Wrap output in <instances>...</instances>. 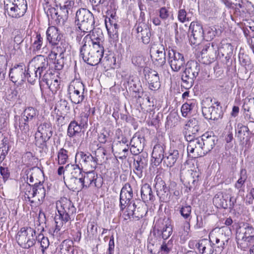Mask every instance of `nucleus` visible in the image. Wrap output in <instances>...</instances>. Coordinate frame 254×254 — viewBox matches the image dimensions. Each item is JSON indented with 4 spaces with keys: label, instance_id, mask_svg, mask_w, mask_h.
I'll return each instance as SVG.
<instances>
[{
    "label": "nucleus",
    "instance_id": "obj_1",
    "mask_svg": "<svg viewBox=\"0 0 254 254\" xmlns=\"http://www.w3.org/2000/svg\"><path fill=\"white\" fill-rule=\"evenodd\" d=\"M81 177L74 179L75 185H71V189L73 190L79 191L83 189H87L91 187H95L99 188L102 186V182L98 179L97 174L93 170L83 171L81 173Z\"/></svg>",
    "mask_w": 254,
    "mask_h": 254
},
{
    "label": "nucleus",
    "instance_id": "obj_2",
    "mask_svg": "<svg viewBox=\"0 0 254 254\" xmlns=\"http://www.w3.org/2000/svg\"><path fill=\"white\" fill-rule=\"evenodd\" d=\"M24 197L28 201L31 205L34 204L36 206L41 204L46 196V189L41 182H35L34 185L27 183L24 189Z\"/></svg>",
    "mask_w": 254,
    "mask_h": 254
},
{
    "label": "nucleus",
    "instance_id": "obj_3",
    "mask_svg": "<svg viewBox=\"0 0 254 254\" xmlns=\"http://www.w3.org/2000/svg\"><path fill=\"white\" fill-rule=\"evenodd\" d=\"M56 205L60 219L64 221V223L73 221L76 208L69 199L65 197H61L56 201Z\"/></svg>",
    "mask_w": 254,
    "mask_h": 254
},
{
    "label": "nucleus",
    "instance_id": "obj_4",
    "mask_svg": "<svg viewBox=\"0 0 254 254\" xmlns=\"http://www.w3.org/2000/svg\"><path fill=\"white\" fill-rule=\"evenodd\" d=\"M104 52V48H97L85 44L80 49V56L87 64L94 66L100 63Z\"/></svg>",
    "mask_w": 254,
    "mask_h": 254
},
{
    "label": "nucleus",
    "instance_id": "obj_5",
    "mask_svg": "<svg viewBox=\"0 0 254 254\" xmlns=\"http://www.w3.org/2000/svg\"><path fill=\"white\" fill-rule=\"evenodd\" d=\"M236 239L238 247L243 251L249 249L254 243V228L249 224L242 228L236 230Z\"/></svg>",
    "mask_w": 254,
    "mask_h": 254
},
{
    "label": "nucleus",
    "instance_id": "obj_6",
    "mask_svg": "<svg viewBox=\"0 0 254 254\" xmlns=\"http://www.w3.org/2000/svg\"><path fill=\"white\" fill-rule=\"evenodd\" d=\"M4 8L8 16L18 19L23 17L27 10L26 0H4Z\"/></svg>",
    "mask_w": 254,
    "mask_h": 254
},
{
    "label": "nucleus",
    "instance_id": "obj_7",
    "mask_svg": "<svg viewBox=\"0 0 254 254\" xmlns=\"http://www.w3.org/2000/svg\"><path fill=\"white\" fill-rule=\"evenodd\" d=\"M67 94L71 102L75 104H80L85 100L86 93L85 85L78 79L72 80L67 88Z\"/></svg>",
    "mask_w": 254,
    "mask_h": 254
},
{
    "label": "nucleus",
    "instance_id": "obj_8",
    "mask_svg": "<svg viewBox=\"0 0 254 254\" xmlns=\"http://www.w3.org/2000/svg\"><path fill=\"white\" fill-rule=\"evenodd\" d=\"M36 231L30 227L21 228L17 232L15 239L22 248L28 249L35 245Z\"/></svg>",
    "mask_w": 254,
    "mask_h": 254
},
{
    "label": "nucleus",
    "instance_id": "obj_9",
    "mask_svg": "<svg viewBox=\"0 0 254 254\" xmlns=\"http://www.w3.org/2000/svg\"><path fill=\"white\" fill-rule=\"evenodd\" d=\"M75 22L83 31L92 30L94 27L95 21L93 14L88 9L81 8L76 12Z\"/></svg>",
    "mask_w": 254,
    "mask_h": 254
},
{
    "label": "nucleus",
    "instance_id": "obj_10",
    "mask_svg": "<svg viewBox=\"0 0 254 254\" xmlns=\"http://www.w3.org/2000/svg\"><path fill=\"white\" fill-rule=\"evenodd\" d=\"M225 227L221 228H215L212 230L209 234V239L212 246H214L216 252L221 253L225 249L226 243L229 238L228 236L224 234Z\"/></svg>",
    "mask_w": 254,
    "mask_h": 254
},
{
    "label": "nucleus",
    "instance_id": "obj_11",
    "mask_svg": "<svg viewBox=\"0 0 254 254\" xmlns=\"http://www.w3.org/2000/svg\"><path fill=\"white\" fill-rule=\"evenodd\" d=\"M173 225L171 220L167 217H160L156 221L154 226V234L159 239L167 240L172 235Z\"/></svg>",
    "mask_w": 254,
    "mask_h": 254
},
{
    "label": "nucleus",
    "instance_id": "obj_12",
    "mask_svg": "<svg viewBox=\"0 0 254 254\" xmlns=\"http://www.w3.org/2000/svg\"><path fill=\"white\" fill-rule=\"evenodd\" d=\"M14 127L18 134L24 136L25 137H28L30 131L34 129L35 125L33 122L26 120L25 117L21 116L15 115L14 117Z\"/></svg>",
    "mask_w": 254,
    "mask_h": 254
},
{
    "label": "nucleus",
    "instance_id": "obj_13",
    "mask_svg": "<svg viewBox=\"0 0 254 254\" xmlns=\"http://www.w3.org/2000/svg\"><path fill=\"white\" fill-rule=\"evenodd\" d=\"M200 71V65L195 61H190L187 64L184 71V75H182V80L184 83L187 84L191 87L192 82L196 78Z\"/></svg>",
    "mask_w": 254,
    "mask_h": 254
},
{
    "label": "nucleus",
    "instance_id": "obj_14",
    "mask_svg": "<svg viewBox=\"0 0 254 254\" xmlns=\"http://www.w3.org/2000/svg\"><path fill=\"white\" fill-rule=\"evenodd\" d=\"M168 63L172 71L178 72L184 67L185 64L183 54L177 52L173 49H169Z\"/></svg>",
    "mask_w": 254,
    "mask_h": 254
},
{
    "label": "nucleus",
    "instance_id": "obj_15",
    "mask_svg": "<svg viewBox=\"0 0 254 254\" xmlns=\"http://www.w3.org/2000/svg\"><path fill=\"white\" fill-rule=\"evenodd\" d=\"M80 157V165L82 170L84 171H94L98 164V159L93 156L90 153H85L82 151L76 152L75 157Z\"/></svg>",
    "mask_w": 254,
    "mask_h": 254
},
{
    "label": "nucleus",
    "instance_id": "obj_16",
    "mask_svg": "<svg viewBox=\"0 0 254 254\" xmlns=\"http://www.w3.org/2000/svg\"><path fill=\"white\" fill-rule=\"evenodd\" d=\"M103 39L104 35L102 32L99 29H94L93 28L89 34L84 37L82 44L97 48H104Z\"/></svg>",
    "mask_w": 254,
    "mask_h": 254
},
{
    "label": "nucleus",
    "instance_id": "obj_17",
    "mask_svg": "<svg viewBox=\"0 0 254 254\" xmlns=\"http://www.w3.org/2000/svg\"><path fill=\"white\" fill-rule=\"evenodd\" d=\"M188 142L187 152L192 158H197L204 154L200 137H193L186 139Z\"/></svg>",
    "mask_w": 254,
    "mask_h": 254
},
{
    "label": "nucleus",
    "instance_id": "obj_18",
    "mask_svg": "<svg viewBox=\"0 0 254 254\" xmlns=\"http://www.w3.org/2000/svg\"><path fill=\"white\" fill-rule=\"evenodd\" d=\"M189 31L191 33L190 39L191 44L198 45L203 40V28L202 24L197 20L193 21L190 23Z\"/></svg>",
    "mask_w": 254,
    "mask_h": 254
},
{
    "label": "nucleus",
    "instance_id": "obj_19",
    "mask_svg": "<svg viewBox=\"0 0 254 254\" xmlns=\"http://www.w3.org/2000/svg\"><path fill=\"white\" fill-rule=\"evenodd\" d=\"M26 66L23 63H21L11 68L9 71V76L11 81L16 83L25 79Z\"/></svg>",
    "mask_w": 254,
    "mask_h": 254
},
{
    "label": "nucleus",
    "instance_id": "obj_20",
    "mask_svg": "<svg viewBox=\"0 0 254 254\" xmlns=\"http://www.w3.org/2000/svg\"><path fill=\"white\" fill-rule=\"evenodd\" d=\"M155 47L151 51V57L155 65L162 66L166 63L165 48L162 44L156 45Z\"/></svg>",
    "mask_w": 254,
    "mask_h": 254
},
{
    "label": "nucleus",
    "instance_id": "obj_21",
    "mask_svg": "<svg viewBox=\"0 0 254 254\" xmlns=\"http://www.w3.org/2000/svg\"><path fill=\"white\" fill-rule=\"evenodd\" d=\"M43 81L46 82L53 94H56L61 89V80L58 75L51 72L45 73L43 76Z\"/></svg>",
    "mask_w": 254,
    "mask_h": 254
},
{
    "label": "nucleus",
    "instance_id": "obj_22",
    "mask_svg": "<svg viewBox=\"0 0 254 254\" xmlns=\"http://www.w3.org/2000/svg\"><path fill=\"white\" fill-rule=\"evenodd\" d=\"M29 66L33 67L40 74H44L48 66V61L45 56L39 55L33 58L29 63Z\"/></svg>",
    "mask_w": 254,
    "mask_h": 254
},
{
    "label": "nucleus",
    "instance_id": "obj_23",
    "mask_svg": "<svg viewBox=\"0 0 254 254\" xmlns=\"http://www.w3.org/2000/svg\"><path fill=\"white\" fill-rule=\"evenodd\" d=\"M137 33V37L140 38L142 42L147 44L150 41L151 32L148 26L145 22H138L134 26Z\"/></svg>",
    "mask_w": 254,
    "mask_h": 254
},
{
    "label": "nucleus",
    "instance_id": "obj_24",
    "mask_svg": "<svg viewBox=\"0 0 254 254\" xmlns=\"http://www.w3.org/2000/svg\"><path fill=\"white\" fill-rule=\"evenodd\" d=\"M199 130L198 121L195 118L190 119L184 127V134L186 139L195 137Z\"/></svg>",
    "mask_w": 254,
    "mask_h": 254
},
{
    "label": "nucleus",
    "instance_id": "obj_25",
    "mask_svg": "<svg viewBox=\"0 0 254 254\" xmlns=\"http://www.w3.org/2000/svg\"><path fill=\"white\" fill-rule=\"evenodd\" d=\"M242 108L245 120L254 123V97H246L244 100Z\"/></svg>",
    "mask_w": 254,
    "mask_h": 254
},
{
    "label": "nucleus",
    "instance_id": "obj_26",
    "mask_svg": "<svg viewBox=\"0 0 254 254\" xmlns=\"http://www.w3.org/2000/svg\"><path fill=\"white\" fill-rule=\"evenodd\" d=\"M145 77L148 82L149 89L156 91L160 88L161 86L160 77L156 71L150 69L145 74Z\"/></svg>",
    "mask_w": 254,
    "mask_h": 254
},
{
    "label": "nucleus",
    "instance_id": "obj_27",
    "mask_svg": "<svg viewBox=\"0 0 254 254\" xmlns=\"http://www.w3.org/2000/svg\"><path fill=\"white\" fill-rule=\"evenodd\" d=\"M50 45L51 48L49 55L50 60H56L58 56L59 58L64 59V53L66 51L65 44L64 42L60 41Z\"/></svg>",
    "mask_w": 254,
    "mask_h": 254
},
{
    "label": "nucleus",
    "instance_id": "obj_28",
    "mask_svg": "<svg viewBox=\"0 0 254 254\" xmlns=\"http://www.w3.org/2000/svg\"><path fill=\"white\" fill-rule=\"evenodd\" d=\"M133 191L130 185L126 183L122 188L120 195V207H124L125 204L132 202Z\"/></svg>",
    "mask_w": 254,
    "mask_h": 254
},
{
    "label": "nucleus",
    "instance_id": "obj_29",
    "mask_svg": "<svg viewBox=\"0 0 254 254\" xmlns=\"http://www.w3.org/2000/svg\"><path fill=\"white\" fill-rule=\"evenodd\" d=\"M105 24L109 36V47L116 46L117 43L119 41V25L117 23L112 24L111 23L108 25L106 22Z\"/></svg>",
    "mask_w": 254,
    "mask_h": 254
},
{
    "label": "nucleus",
    "instance_id": "obj_30",
    "mask_svg": "<svg viewBox=\"0 0 254 254\" xmlns=\"http://www.w3.org/2000/svg\"><path fill=\"white\" fill-rule=\"evenodd\" d=\"M128 144L120 142L116 143L112 147V152L115 156L121 160H125L127 158L128 154Z\"/></svg>",
    "mask_w": 254,
    "mask_h": 254
},
{
    "label": "nucleus",
    "instance_id": "obj_31",
    "mask_svg": "<svg viewBox=\"0 0 254 254\" xmlns=\"http://www.w3.org/2000/svg\"><path fill=\"white\" fill-rule=\"evenodd\" d=\"M46 40L50 45L60 42L62 35L59 29L55 26H49L46 32Z\"/></svg>",
    "mask_w": 254,
    "mask_h": 254
},
{
    "label": "nucleus",
    "instance_id": "obj_32",
    "mask_svg": "<svg viewBox=\"0 0 254 254\" xmlns=\"http://www.w3.org/2000/svg\"><path fill=\"white\" fill-rule=\"evenodd\" d=\"M211 133L206 132L204 133L200 138V141L203 152L211 151L215 145L216 137L211 135Z\"/></svg>",
    "mask_w": 254,
    "mask_h": 254
},
{
    "label": "nucleus",
    "instance_id": "obj_33",
    "mask_svg": "<svg viewBox=\"0 0 254 254\" xmlns=\"http://www.w3.org/2000/svg\"><path fill=\"white\" fill-rule=\"evenodd\" d=\"M44 9L49 18L54 20L56 23H60L61 19H64V15L62 12L59 11L58 9L51 6L48 3L45 2Z\"/></svg>",
    "mask_w": 254,
    "mask_h": 254
},
{
    "label": "nucleus",
    "instance_id": "obj_34",
    "mask_svg": "<svg viewBox=\"0 0 254 254\" xmlns=\"http://www.w3.org/2000/svg\"><path fill=\"white\" fill-rule=\"evenodd\" d=\"M8 138L0 132V164L5 159L9 150Z\"/></svg>",
    "mask_w": 254,
    "mask_h": 254
},
{
    "label": "nucleus",
    "instance_id": "obj_35",
    "mask_svg": "<svg viewBox=\"0 0 254 254\" xmlns=\"http://www.w3.org/2000/svg\"><path fill=\"white\" fill-rule=\"evenodd\" d=\"M197 105L196 99H190L187 100L181 107V113L183 117H187L190 115L193 110H194Z\"/></svg>",
    "mask_w": 254,
    "mask_h": 254
},
{
    "label": "nucleus",
    "instance_id": "obj_36",
    "mask_svg": "<svg viewBox=\"0 0 254 254\" xmlns=\"http://www.w3.org/2000/svg\"><path fill=\"white\" fill-rule=\"evenodd\" d=\"M51 138L45 135L39 134L37 132L35 134L34 143L40 151L46 152L48 150V142Z\"/></svg>",
    "mask_w": 254,
    "mask_h": 254
},
{
    "label": "nucleus",
    "instance_id": "obj_37",
    "mask_svg": "<svg viewBox=\"0 0 254 254\" xmlns=\"http://www.w3.org/2000/svg\"><path fill=\"white\" fill-rule=\"evenodd\" d=\"M71 155L72 153L64 147L60 148L57 152V158H56L58 164L64 165L68 163L69 161V157Z\"/></svg>",
    "mask_w": 254,
    "mask_h": 254
},
{
    "label": "nucleus",
    "instance_id": "obj_38",
    "mask_svg": "<svg viewBox=\"0 0 254 254\" xmlns=\"http://www.w3.org/2000/svg\"><path fill=\"white\" fill-rule=\"evenodd\" d=\"M31 49L32 53L35 54L42 49L44 44L43 37L40 32H36L31 39Z\"/></svg>",
    "mask_w": 254,
    "mask_h": 254
},
{
    "label": "nucleus",
    "instance_id": "obj_39",
    "mask_svg": "<svg viewBox=\"0 0 254 254\" xmlns=\"http://www.w3.org/2000/svg\"><path fill=\"white\" fill-rule=\"evenodd\" d=\"M141 197L144 202H153L155 200L151 186L145 183L141 188Z\"/></svg>",
    "mask_w": 254,
    "mask_h": 254
},
{
    "label": "nucleus",
    "instance_id": "obj_40",
    "mask_svg": "<svg viewBox=\"0 0 254 254\" xmlns=\"http://www.w3.org/2000/svg\"><path fill=\"white\" fill-rule=\"evenodd\" d=\"M197 250L201 254H213V249L209 240L203 239L198 241Z\"/></svg>",
    "mask_w": 254,
    "mask_h": 254
},
{
    "label": "nucleus",
    "instance_id": "obj_41",
    "mask_svg": "<svg viewBox=\"0 0 254 254\" xmlns=\"http://www.w3.org/2000/svg\"><path fill=\"white\" fill-rule=\"evenodd\" d=\"M57 5H59L60 11H61L64 16H67L69 10L71 9L74 5V2L72 0H55Z\"/></svg>",
    "mask_w": 254,
    "mask_h": 254
},
{
    "label": "nucleus",
    "instance_id": "obj_42",
    "mask_svg": "<svg viewBox=\"0 0 254 254\" xmlns=\"http://www.w3.org/2000/svg\"><path fill=\"white\" fill-rule=\"evenodd\" d=\"M147 161L146 157L142 155H138L136 158L134 159V172L138 176H142L143 169L147 165Z\"/></svg>",
    "mask_w": 254,
    "mask_h": 254
},
{
    "label": "nucleus",
    "instance_id": "obj_43",
    "mask_svg": "<svg viewBox=\"0 0 254 254\" xmlns=\"http://www.w3.org/2000/svg\"><path fill=\"white\" fill-rule=\"evenodd\" d=\"M59 254H74L73 242L69 239L64 240L59 246Z\"/></svg>",
    "mask_w": 254,
    "mask_h": 254
},
{
    "label": "nucleus",
    "instance_id": "obj_44",
    "mask_svg": "<svg viewBox=\"0 0 254 254\" xmlns=\"http://www.w3.org/2000/svg\"><path fill=\"white\" fill-rule=\"evenodd\" d=\"M84 128L77 121L74 120L68 125L67 130V135L69 137H73L80 133Z\"/></svg>",
    "mask_w": 254,
    "mask_h": 254
},
{
    "label": "nucleus",
    "instance_id": "obj_45",
    "mask_svg": "<svg viewBox=\"0 0 254 254\" xmlns=\"http://www.w3.org/2000/svg\"><path fill=\"white\" fill-rule=\"evenodd\" d=\"M36 132L39 133V135L41 134L51 138L53 133L51 123L47 122L41 123L38 127Z\"/></svg>",
    "mask_w": 254,
    "mask_h": 254
},
{
    "label": "nucleus",
    "instance_id": "obj_46",
    "mask_svg": "<svg viewBox=\"0 0 254 254\" xmlns=\"http://www.w3.org/2000/svg\"><path fill=\"white\" fill-rule=\"evenodd\" d=\"M135 207L134 202L125 204L124 207H120L121 211L123 212V217L124 220H129L133 216Z\"/></svg>",
    "mask_w": 254,
    "mask_h": 254
},
{
    "label": "nucleus",
    "instance_id": "obj_47",
    "mask_svg": "<svg viewBox=\"0 0 254 254\" xmlns=\"http://www.w3.org/2000/svg\"><path fill=\"white\" fill-rule=\"evenodd\" d=\"M112 132L107 129L103 128L98 134L97 140L100 144H105L107 142H111L112 141Z\"/></svg>",
    "mask_w": 254,
    "mask_h": 254
},
{
    "label": "nucleus",
    "instance_id": "obj_48",
    "mask_svg": "<svg viewBox=\"0 0 254 254\" xmlns=\"http://www.w3.org/2000/svg\"><path fill=\"white\" fill-rule=\"evenodd\" d=\"M106 70L111 68H114L116 64V58L112 54L107 55L104 58H102L100 62Z\"/></svg>",
    "mask_w": 254,
    "mask_h": 254
},
{
    "label": "nucleus",
    "instance_id": "obj_49",
    "mask_svg": "<svg viewBox=\"0 0 254 254\" xmlns=\"http://www.w3.org/2000/svg\"><path fill=\"white\" fill-rule=\"evenodd\" d=\"M38 115L39 111L36 108L32 107H28L24 109L23 112L20 116L25 117L26 120L32 122Z\"/></svg>",
    "mask_w": 254,
    "mask_h": 254
},
{
    "label": "nucleus",
    "instance_id": "obj_50",
    "mask_svg": "<svg viewBox=\"0 0 254 254\" xmlns=\"http://www.w3.org/2000/svg\"><path fill=\"white\" fill-rule=\"evenodd\" d=\"M233 46L228 42L227 39H223L220 42V53L222 56H229L232 54Z\"/></svg>",
    "mask_w": 254,
    "mask_h": 254
},
{
    "label": "nucleus",
    "instance_id": "obj_51",
    "mask_svg": "<svg viewBox=\"0 0 254 254\" xmlns=\"http://www.w3.org/2000/svg\"><path fill=\"white\" fill-rule=\"evenodd\" d=\"M26 72L25 79L26 78L28 81L31 83H33L38 79H40L42 76V74L39 75V72L37 71L36 69L33 70V67L29 66V64Z\"/></svg>",
    "mask_w": 254,
    "mask_h": 254
},
{
    "label": "nucleus",
    "instance_id": "obj_52",
    "mask_svg": "<svg viewBox=\"0 0 254 254\" xmlns=\"http://www.w3.org/2000/svg\"><path fill=\"white\" fill-rule=\"evenodd\" d=\"M170 187L168 188L165 185L164 186L161 187V190L158 189L156 190L157 194L161 201L166 202L169 200L170 198Z\"/></svg>",
    "mask_w": 254,
    "mask_h": 254
},
{
    "label": "nucleus",
    "instance_id": "obj_53",
    "mask_svg": "<svg viewBox=\"0 0 254 254\" xmlns=\"http://www.w3.org/2000/svg\"><path fill=\"white\" fill-rule=\"evenodd\" d=\"M36 241H37L40 244L41 248V252L42 254L45 253V251L47 250L50 245L49 239L47 237H45L43 234H39L38 237L35 238Z\"/></svg>",
    "mask_w": 254,
    "mask_h": 254
},
{
    "label": "nucleus",
    "instance_id": "obj_54",
    "mask_svg": "<svg viewBox=\"0 0 254 254\" xmlns=\"http://www.w3.org/2000/svg\"><path fill=\"white\" fill-rule=\"evenodd\" d=\"M169 7L163 6L158 10L159 16L163 20H166L170 18L174 19V16L172 11L170 10Z\"/></svg>",
    "mask_w": 254,
    "mask_h": 254
},
{
    "label": "nucleus",
    "instance_id": "obj_55",
    "mask_svg": "<svg viewBox=\"0 0 254 254\" xmlns=\"http://www.w3.org/2000/svg\"><path fill=\"white\" fill-rule=\"evenodd\" d=\"M248 178L247 172L246 169H241L240 171L239 178L235 184V188L241 189L244 185Z\"/></svg>",
    "mask_w": 254,
    "mask_h": 254
},
{
    "label": "nucleus",
    "instance_id": "obj_56",
    "mask_svg": "<svg viewBox=\"0 0 254 254\" xmlns=\"http://www.w3.org/2000/svg\"><path fill=\"white\" fill-rule=\"evenodd\" d=\"M180 212L181 215L183 217L184 219L186 220H188L189 221L187 222L189 227L188 229L190 230V221L191 219V207L190 205H186L185 206H182L180 209Z\"/></svg>",
    "mask_w": 254,
    "mask_h": 254
},
{
    "label": "nucleus",
    "instance_id": "obj_57",
    "mask_svg": "<svg viewBox=\"0 0 254 254\" xmlns=\"http://www.w3.org/2000/svg\"><path fill=\"white\" fill-rule=\"evenodd\" d=\"M60 219L61 220L59 221L56 219L54 226L51 227L49 229V233L53 237L58 236L61 228L63 226L64 223L61 219Z\"/></svg>",
    "mask_w": 254,
    "mask_h": 254
},
{
    "label": "nucleus",
    "instance_id": "obj_58",
    "mask_svg": "<svg viewBox=\"0 0 254 254\" xmlns=\"http://www.w3.org/2000/svg\"><path fill=\"white\" fill-rule=\"evenodd\" d=\"M164 149L163 147L160 144H156L152 152V157L155 160H162L164 156Z\"/></svg>",
    "mask_w": 254,
    "mask_h": 254
},
{
    "label": "nucleus",
    "instance_id": "obj_59",
    "mask_svg": "<svg viewBox=\"0 0 254 254\" xmlns=\"http://www.w3.org/2000/svg\"><path fill=\"white\" fill-rule=\"evenodd\" d=\"M144 140V137L142 136L139 132H136L131 138L129 145H135L137 148H143V145L142 143V140Z\"/></svg>",
    "mask_w": 254,
    "mask_h": 254
},
{
    "label": "nucleus",
    "instance_id": "obj_60",
    "mask_svg": "<svg viewBox=\"0 0 254 254\" xmlns=\"http://www.w3.org/2000/svg\"><path fill=\"white\" fill-rule=\"evenodd\" d=\"M177 18L178 21L182 23L190 21L191 17L189 16L185 8H180L177 12Z\"/></svg>",
    "mask_w": 254,
    "mask_h": 254
},
{
    "label": "nucleus",
    "instance_id": "obj_61",
    "mask_svg": "<svg viewBox=\"0 0 254 254\" xmlns=\"http://www.w3.org/2000/svg\"><path fill=\"white\" fill-rule=\"evenodd\" d=\"M115 137L118 140V142L127 144L128 142V137L125 131H123L122 129L118 128L115 130Z\"/></svg>",
    "mask_w": 254,
    "mask_h": 254
},
{
    "label": "nucleus",
    "instance_id": "obj_62",
    "mask_svg": "<svg viewBox=\"0 0 254 254\" xmlns=\"http://www.w3.org/2000/svg\"><path fill=\"white\" fill-rule=\"evenodd\" d=\"M203 40L207 41H211L215 37V32L211 27H205L203 29Z\"/></svg>",
    "mask_w": 254,
    "mask_h": 254
},
{
    "label": "nucleus",
    "instance_id": "obj_63",
    "mask_svg": "<svg viewBox=\"0 0 254 254\" xmlns=\"http://www.w3.org/2000/svg\"><path fill=\"white\" fill-rule=\"evenodd\" d=\"M208 111H211V115L207 116L206 119H207V120H217L221 116L220 110L218 108H216L215 106H214L213 105L208 107Z\"/></svg>",
    "mask_w": 254,
    "mask_h": 254
},
{
    "label": "nucleus",
    "instance_id": "obj_64",
    "mask_svg": "<svg viewBox=\"0 0 254 254\" xmlns=\"http://www.w3.org/2000/svg\"><path fill=\"white\" fill-rule=\"evenodd\" d=\"M92 6V9L98 13L101 12V6L106 5L107 0H89Z\"/></svg>",
    "mask_w": 254,
    "mask_h": 254
}]
</instances>
